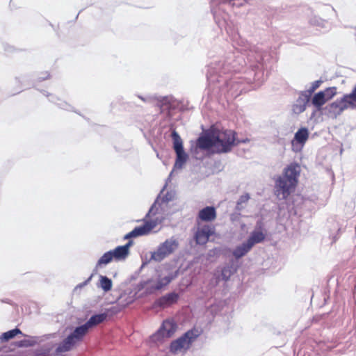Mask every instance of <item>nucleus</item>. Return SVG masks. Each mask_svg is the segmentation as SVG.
<instances>
[{"label":"nucleus","instance_id":"1","mask_svg":"<svg viewBox=\"0 0 356 356\" xmlns=\"http://www.w3.org/2000/svg\"><path fill=\"white\" fill-rule=\"evenodd\" d=\"M236 59L232 63L229 61L214 60L207 65V79L209 85H215L220 90L222 87H230L239 90L241 92L244 88L241 86L244 81L248 83L254 82L256 86H259L264 81V69L270 58L268 51L260 46L252 47L248 55L247 59L251 67L248 72V76L245 77H232L229 75L232 72H239L243 68V63H246L242 56L235 57Z\"/></svg>","mask_w":356,"mask_h":356},{"label":"nucleus","instance_id":"2","mask_svg":"<svg viewBox=\"0 0 356 356\" xmlns=\"http://www.w3.org/2000/svg\"><path fill=\"white\" fill-rule=\"evenodd\" d=\"M300 166L296 163L289 164L284 169L282 176L275 181V195L280 200H285L298 183Z\"/></svg>","mask_w":356,"mask_h":356},{"label":"nucleus","instance_id":"3","mask_svg":"<svg viewBox=\"0 0 356 356\" xmlns=\"http://www.w3.org/2000/svg\"><path fill=\"white\" fill-rule=\"evenodd\" d=\"M44 341L35 350L36 356H63V353L67 352L62 347L63 341L58 343V339L56 333L42 336Z\"/></svg>","mask_w":356,"mask_h":356},{"label":"nucleus","instance_id":"4","mask_svg":"<svg viewBox=\"0 0 356 356\" xmlns=\"http://www.w3.org/2000/svg\"><path fill=\"white\" fill-rule=\"evenodd\" d=\"M236 134L235 131L230 129L215 132V152L222 154L231 152L232 147L236 146Z\"/></svg>","mask_w":356,"mask_h":356},{"label":"nucleus","instance_id":"5","mask_svg":"<svg viewBox=\"0 0 356 356\" xmlns=\"http://www.w3.org/2000/svg\"><path fill=\"white\" fill-rule=\"evenodd\" d=\"M179 241L175 236L167 238L158 245L155 251L151 252V259L161 262L172 254L179 248Z\"/></svg>","mask_w":356,"mask_h":356},{"label":"nucleus","instance_id":"6","mask_svg":"<svg viewBox=\"0 0 356 356\" xmlns=\"http://www.w3.org/2000/svg\"><path fill=\"white\" fill-rule=\"evenodd\" d=\"M198 330L191 329L183 334L180 337L171 342L170 350L172 353H177L182 349L188 350L192 343L200 336Z\"/></svg>","mask_w":356,"mask_h":356},{"label":"nucleus","instance_id":"7","mask_svg":"<svg viewBox=\"0 0 356 356\" xmlns=\"http://www.w3.org/2000/svg\"><path fill=\"white\" fill-rule=\"evenodd\" d=\"M212 147H215V131H207L201 134L195 144L191 145V153L196 159H199L197 156L199 149L209 150Z\"/></svg>","mask_w":356,"mask_h":356},{"label":"nucleus","instance_id":"8","mask_svg":"<svg viewBox=\"0 0 356 356\" xmlns=\"http://www.w3.org/2000/svg\"><path fill=\"white\" fill-rule=\"evenodd\" d=\"M88 330L89 329L85 323L75 327L74 331L63 341V346L62 347L63 349L67 350V352L71 350L78 341L83 339Z\"/></svg>","mask_w":356,"mask_h":356},{"label":"nucleus","instance_id":"9","mask_svg":"<svg viewBox=\"0 0 356 356\" xmlns=\"http://www.w3.org/2000/svg\"><path fill=\"white\" fill-rule=\"evenodd\" d=\"M348 108H351V103L343 95L341 98L337 99L334 102L327 105L325 109L330 117L336 118Z\"/></svg>","mask_w":356,"mask_h":356},{"label":"nucleus","instance_id":"10","mask_svg":"<svg viewBox=\"0 0 356 356\" xmlns=\"http://www.w3.org/2000/svg\"><path fill=\"white\" fill-rule=\"evenodd\" d=\"M238 265L234 259H230L228 263L225 264L221 270L220 273L219 275H216V284L217 285L220 280L225 282H227L232 275H233L237 270Z\"/></svg>","mask_w":356,"mask_h":356},{"label":"nucleus","instance_id":"11","mask_svg":"<svg viewBox=\"0 0 356 356\" xmlns=\"http://www.w3.org/2000/svg\"><path fill=\"white\" fill-rule=\"evenodd\" d=\"M157 225V220H145L144 224L136 227L132 231L127 233L130 238L149 234L151 231Z\"/></svg>","mask_w":356,"mask_h":356},{"label":"nucleus","instance_id":"12","mask_svg":"<svg viewBox=\"0 0 356 356\" xmlns=\"http://www.w3.org/2000/svg\"><path fill=\"white\" fill-rule=\"evenodd\" d=\"M214 233L209 225H204L198 229L195 234V240L197 244L204 245L209 241V237Z\"/></svg>","mask_w":356,"mask_h":356},{"label":"nucleus","instance_id":"13","mask_svg":"<svg viewBox=\"0 0 356 356\" xmlns=\"http://www.w3.org/2000/svg\"><path fill=\"white\" fill-rule=\"evenodd\" d=\"M311 96L305 91H302L296 103L293 106V111L296 114H300L304 112L307 105L309 102Z\"/></svg>","mask_w":356,"mask_h":356},{"label":"nucleus","instance_id":"14","mask_svg":"<svg viewBox=\"0 0 356 356\" xmlns=\"http://www.w3.org/2000/svg\"><path fill=\"white\" fill-rule=\"evenodd\" d=\"M177 325L171 321H164L155 334V337L161 336L162 337H170L176 331Z\"/></svg>","mask_w":356,"mask_h":356},{"label":"nucleus","instance_id":"15","mask_svg":"<svg viewBox=\"0 0 356 356\" xmlns=\"http://www.w3.org/2000/svg\"><path fill=\"white\" fill-rule=\"evenodd\" d=\"M178 299H179L178 293H177L175 292H171V293H168L161 296V298H158L155 301L154 305L159 307L164 308L165 307H168L169 305H171L177 302Z\"/></svg>","mask_w":356,"mask_h":356},{"label":"nucleus","instance_id":"16","mask_svg":"<svg viewBox=\"0 0 356 356\" xmlns=\"http://www.w3.org/2000/svg\"><path fill=\"white\" fill-rule=\"evenodd\" d=\"M198 218L204 222H211L216 218V211L215 207L207 206L200 209L198 212Z\"/></svg>","mask_w":356,"mask_h":356},{"label":"nucleus","instance_id":"17","mask_svg":"<svg viewBox=\"0 0 356 356\" xmlns=\"http://www.w3.org/2000/svg\"><path fill=\"white\" fill-rule=\"evenodd\" d=\"M160 199H161V194H159V195L157 196L154 202L149 208L147 213L145 215V218L143 219L144 222L145 220H152L151 219H149V218L152 216H154L155 215H156L158 213L165 214V209H164L163 210H161V207L159 206V204H161ZM155 220H156L157 222L159 221L157 218H155ZM152 220H154V219H153Z\"/></svg>","mask_w":356,"mask_h":356},{"label":"nucleus","instance_id":"18","mask_svg":"<svg viewBox=\"0 0 356 356\" xmlns=\"http://www.w3.org/2000/svg\"><path fill=\"white\" fill-rule=\"evenodd\" d=\"M309 137L308 129L305 127L300 128L295 134L294 138L292 140V145L295 146L296 143L300 144L301 146L306 143Z\"/></svg>","mask_w":356,"mask_h":356},{"label":"nucleus","instance_id":"19","mask_svg":"<svg viewBox=\"0 0 356 356\" xmlns=\"http://www.w3.org/2000/svg\"><path fill=\"white\" fill-rule=\"evenodd\" d=\"M265 238V234H264L261 231L254 229L251 232L246 242L249 244V245L251 248H252L254 244L259 243L264 241Z\"/></svg>","mask_w":356,"mask_h":356},{"label":"nucleus","instance_id":"20","mask_svg":"<svg viewBox=\"0 0 356 356\" xmlns=\"http://www.w3.org/2000/svg\"><path fill=\"white\" fill-rule=\"evenodd\" d=\"M107 318L106 313H101L92 315L86 323L87 327L90 330L100 323H103Z\"/></svg>","mask_w":356,"mask_h":356},{"label":"nucleus","instance_id":"21","mask_svg":"<svg viewBox=\"0 0 356 356\" xmlns=\"http://www.w3.org/2000/svg\"><path fill=\"white\" fill-rule=\"evenodd\" d=\"M251 249L252 248L245 241L242 244L236 246L234 249V250L232 251V255L236 260H238L241 257H244L248 252L250 251Z\"/></svg>","mask_w":356,"mask_h":356},{"label":"nucleus","instance_id":"22","mask_svg":"<svg viewBox=\"0 0 356 356\" xmlns=\"http://www.w3.org/2000/svg\"><path fill=\"white\" fill-rule=\"evenodd\" d=\"M44 341L43 337H29L28 339H24L17 342L18 347H31L35 344H40Z\"/></svg>","mask_w":356,"mask_h":356},{"label":"nucleus","instance_id":"23","mask_svg":"<svg viewBox=\"0 0 356 356\" xmlns=\"http://www.w3.org/2000/svg\"><path fill=\"white\" fill-rule=\"evenodd\" d=\"M165 188V186H164L163 188L159 193V194H161V199H160L161 204H159V206H160L161 210H163L164 209H165L168 202L173 200L175 197V192L172 190L167 191L165 195H162Z\"/></svg>","mask_w":356,"mask_h":356},{"label":"nucleus","instance_id":"24","mask_svg":"<svg viewBox=\"0 0 356 356\" xmlns=\"http://www.w3.org/2000/svg\"><path fill=\"white\" fill-rule=\"evenodd\" d=\"M312 104L316 107L317 111H321L322 109V106L327 102L325 97H324V95L323 92H318L314 94L311 100Z\"/></svg>","mask_w":356,"mask_h":356},{"label":"nucleus","instance_id":"25","mask_svg":"<svg viewBox=\"0 0 356 356\" xmlns=\"http://www.w3.org/2000/svg\"><path fill=\"white\" fill-rule=\"evenodd\" d=\"M176 153V160L173 166V170L181 169L187 161L188 154L183 151L177 152Z\"/></svg>","mask_w":356,"mask_h":356},{"label":"nucleus","instance_id":"26","mask_svg":"<svg viewBox=\"0 0 356 356\" xmlns=\"http://www.w3.org/2000/svg\"><path fill=\"white\" fill-rule=\"evenodd\" d=\"M174 279L172 275H168L163 277L159 278L156 284L151 286L152 291H158L161 289L163 287L167 286Z\"/></svg>","mask_w":356,"mask_h":356},{"label":"nucleus","instance_id":"27","mask_svg":"<svg viewBox=\"0 0 356 356\" xmlns=\"http://www.w3.org/2000/svg\"><path fill=\"white\" fill-rule=\"evenodd\" d=\"M43 94L46 95L47 97H49V101L51 102H54L55 104H57L58 107H60L62 109L66 110V111H72V107L71 105L68 104L65 102H63L60 99H58L56 97L54 96L53 95L49 94L44 91Z\"/></svg>","mask_w":356,"mask_h":356},{"label":"nucleus","instance_id":"28","mask_svg":"<svg viewBox=\"0 0 356 356\" xmlns=\"http://www.w3.org/2000/svg\"><path fill=\"white\" fill-rule=\"evenodd\" d=\"M171 136L173 142V149L175 152H177L184 150L182 140L179 134L175 130L172 131Z\"/></svg>","mask_w":356,"mask_h":356},{"label":"nucleus","instance_id":"29","mask_svg":"<svg viewBox=\"0 0 356 356\" xmlns=\"http://www.w3.org/2000/svg\"><path fill=\"white\" fill-rule=\"evenodd\" d=\"M111 251L112 252L113 259L116 261L124 260L129 255V253L124 249V247L122 245L118 246L114 250Z\"/></svg>","mask_w":356,"mask_h":356},{"label":"nucleus","instance_id":"30","mask_svg":"<svg viewBox=\"0 0 356 356\" xmlns=\"http://www.w3.org/2000/svg\"><path fill=\"white\" fill-rule=\"evenodd\" d=\"M114 259L111 251L105 252L97 261L95 268H101L102 266L108 264Z\"/></svg>","mask_w":356,"mask_h":356},{"label":"nucleus","instance_id":"31","mask_svg":"<svg viewBox=\"0 0 356 356\" xmlns=\"http://www.w3.org/2000/svg\"><path fill=\"white\" fill-rule=\"evenodd\" d=\"M19 334H22V332L19 328L16 327L8 332H3L1 335H0V340L2 341H8L10 339H13Z\"/></svg>","mask_w":356,"mask_h":356},{"label":"nucleus","instance_id":"32","mask_svg":"<svg viewBox=\"0 0 356 356\" xmlns=\"http://www.w3.org/2000/svg\"><path fill=\"white\" fill-rule=\"evenodd\" d=\"M98 286L105 292H108L112 288V280L105 275H100L99 284Z\"/></svg>","mask_w":356,"mask_h":356},{"label":"nucleus","instance_id":"33","mask_svg":"<svg viewBox=\"0 0 356 356\" xmlns=\"http://www.w3.org/2000/svg\"><path fill=\"white\" fill-rule=\"evenodd\" d=\"M321 92H323L324 95V97H325V99L329 101L337 93V88L336 87H329L327 88L324 90H321Z\"/></svg>","mask_w":356,"mask_h":356},{"label":"nucleus","instance_id":"34","mask_svg":"<svg viewBox=\"0 0 356 356\" xmlns=\"http://www.w3.org/2000/svg\"><path fill=\"white\" fill-rule=\"evenodd\" d=\"M346 98L351 103V108H356V85L350 94L345 95Z\"/></svg>","mask_w":356,"mask_h":356},{"label":"nucleus","instance_id":"35","mask_svg":"<svg viewBox=\"0 0 356 356\" xmlns=\"http://www.w3.org/2000/svg\"><path fill=\"white\" fill-rule=\"evenodd\" d=\"M309 23L314 26L324 27L325 22L317 16H314L309 19Z\"/></svg>","mask_w":356,"mask_h":356},{"label":"nucleus","instance_id":"36","mask_svg":"<svg viewBox=\"0 0 356 356\" xmlns=\"http://www.w3.org/2000/svg\"><path fill=\"white\" fill-rule=\"evenodd\" d=\"M323 83V81L322 80H317V81H314L312 83V86L311 87L307 89L305 92H307V94H309L310 96L312 95V94L317 89L320 87L321 84Z\"/></svg>","mask_w":356,"mask_h":356},{"label":"nucleus","instance_id":"37","mask_svg":"<svg viewBox=\"0 0 356 356\" xmlns=\"http://www.w3.org/2000/svg\"><path fill=\"white\" fill-rule=\"evenodd\" d=\"M222 3H227L229 5L234 6H241L245 3V0H220Z\"/></svg>","mask_w":356,"mask_h":356},{"label":"nucleus","instance_id":"38","mask_svg":"<svg viewBox=\"0 0 356 356\" xmlns=\"http://www.w3.org/2000/svg\"><path fill=\"white\" fill-rule=\"evenodd\" d=\"M250 197L248 193H245L243 195H241L239 199L238 200V204H243L246 203L249 200Z\"/></svg>","mask_w":356,"mask_h":356},{"label":"nucleus","instance_id":"39","mask_svg":"<svg viewBox=\"0 0 356 356\" xmlns=\"http://www.w3.org/2000/svg\"><path fill=\"white\" fill-rule=\"evenodd\" d=\"M211 11H212V13H213V17L216 22V23L218 24V26L220 27H222V26H224V24H226V22L225 21L224 22H220L218 19V16H217V11L216 10H214L213 8L211 9Z\"/></svg>","mask_w":356,"mask_h":356},{"label":"nucleus","instance_id":"40","mask_svg":"<svg viewBox=\"0 0 356 356\" xmlns=\"http://www.w3.org/2000/svg\"><path fill=\"white\" fill-rule=\"evenodd\" d=\"M92 277V275H91L86 281L78 284L76 286V289H79V288L81 289V288L83 287L84 286L87 285L90 282Z\"/></svg>","mask_w":356,"mask_h":356},{"label":"nucleus","instance_id":"41","mask_svg":"<svg viewBox=\"0 0 356 356\" xmlns=\"http://www.w3.org/2000/svg\"><path fill=\"white\" fill-rule=\"evenodd\" d=\"M250 141V140L248 138H245V139H238L235 137V143H236V146L241 144V143H247Z\"/></svg>","mask_w":356,"mask_h":356},{"label":"nucleus","instance_id":"42","mask_svg":"<svg viewBox=\"0 0 356 356\" xmlns=\"http://www.w3.org/2000/svg\"><path fill=\"white\" fill-rule=\"evenodd\" d=\"M133 245V241H129L127 243H126L125 245H122V247H124V249L128 252L129 253V248L130 246H131Z\"/></svg>","mask_w":356,"mask_h":356},{"label":"nucleus","instance_id":"43","mask_svg":"<svg viewBox=\"0 0 356 356\" xmlns=\"http://www.w3.org/2000/svg\"><path fill=\"white\" fill-rule=\"evenodd\" d=\"M243 209V206L242 204H238V202H237L235 209L238 211H241Z\"/></svg>","mask_w":356,"mask_h":356},{"label":"nucleus","instance_id":"44","mask_svg":"<svg viewBox=\"0 0 356 356\" xmlns=\"http://www.w3.org/2000/svg\"><path fill=\"white\" fill-rule=\"evenodd\" d=\"M2 302L7 303V304H12V301L9 299H4L1 300Z\"/></svg>","mask_w":356,"mask_h":356},{"label":"nucleus","instance_id":"45","mask_svg":"<svg viewBox=\"0 0 356 356\" xmlns=\"http://www.w3.org/2000/svg\"><path fill=\"white\" fill-rule=\"evenodd\" d=\"M49 76V75H47V76H40V77L38 78V81H43V80H45V79L47 78V76Z\"/></svg>","mask_w":356,"mask_h":356},{"label":"nucleus","instance_id":"46","mask_svg":"<svg viewBox=\"0 0 356 356\" xmlns=\"http://www.w3.org/2000/svg\"><path fill=\"white\" fill-rule=\"evenodd\" d=\"M138 97L142 99L143 102H147V98H145V97H143L141 96H138Z\"/></svg>","mask_w":356,"mask_h":356},{"label":"nucleus","instance_id":"47","mask_svg":"<svg viewBox=\"0 0 356 356\" xmlns=\"http://www.w3.org/2000/svg\"><path fill=\"white\" fill-rule=\"evenodd\" d=\"M124 239H125V240H127V239H130V237H129L128 234H127L124 236Z\"/></svg>","mask_w":356,"mask_h":356},{"label":"nucleus","instance_id":"48","mask_svg":"<svg viewBox=\"0 0 356 356\" xmlns=\"http://www.w3.org/2000/svg\"><path fill=\"white\" fill-rule=\"evenodd\" d=\"M2 351V348H0V352Z\"/></svg>","mask_w":356,"mask_h":356}]
</instances>
